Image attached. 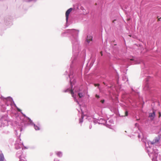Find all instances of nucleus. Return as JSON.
Here are the masks:
<instances>
[{"instance_id": "1", "label": "nucleus", "mask_w": 161, "mask_h": 161, "mask_svg": "<svg viewBox=\"0 0 161 161\" xmlns=\"http://www.w3.org/2000/svg\"><path fill=\"white\" fill-rule=\"evenodd\" d=\"M73 9V8H70L65 13V16H66V19L67 21L68 19L70 13L71 12Z\"/></svg>"}, {"instance_id": "2", "label": "nucleus", "mask_w": 161, "mask_h": 161, "mask_svg": "<svg viewBox=\"0 0 161 161\" xmlns=\"http://www.w3.org/2000/svg\"><path fill=\"white\" fill-rule=\"evenodd\" d=\"M68 91H69V93L71 94L72 97L74 98L75 101L76 102L78 103L77 100L75 98V96L74 95V92H73V90H69V89H67L65 91V92H67Z\"/></svg>"}, {"instance_id": "3", "label": "nucleus", "mask_w": 161, "mask_h": 161, "mask_svg": "<svg viewBox=\"0 0 161 161\" xmlns=\"http://www.w3.org/2000/svg\"><path fill=\"white\" fill-rule=\"evenodd\" d=\"M155 116V112L153 111L152 113H149V117L152 120H153Z\"/></svg>"}, {"instance_id": "4", "label": "nucleus", "mask_w": 161, "mask_h": 161, "mask_svg": "<svg viewBox=\"0 0 161 161\" xmlns=\"http://www.w3.org/2000/svg\"><path fill=\"white\" fill-rule=\"evenodd\" d=\"M92 41V37L91 36H87L86 40V42L88 43H90Z\"/></svg>"}, {"instance_id": "5", "label": "nucleus", "mask_w": 161, "mask_h": 161, "mask_svg": "<svg viewBox=\"0 0 161 161\" xmlns=\"http://www.w3.org/2000/svg\"><path fill=\"white\" fill-rule=\"evenodd\" d=\"M159 140V138L156 137L153 141L152 142H151V144H154L155 143H158Z\"/></svg>"}, {"instance_id": "6", "label": "nucleus", "mask_w": 161, "mask_h": 161, "mask_svg": "<svg viewBox=\"0 0 161 161\" xmlns=\"http://www.w3.org/2000/svg\"><path fill=\"white\" fill-rule=\"evenodd\" d=\"M4 155L3 153L0 154V161H4Z\"/></svg>"}, {"instance_id": "7", "label": "nucleus", "mask_w": 161, "mask_h": 161, "mask_svg": "<svg viewBox=\"0 0 161 161\" xmlns=\"http://www.w3.org/2000/svg\"><path fill=\"white\" fill-rule=\"evenodd\" d=\"M84 93L83 92H79L78 93V95L80 98H81L84 96Z\"/></svg>"}, {"instance_id": "8", "label": "nucleus", "mask_w": 161, "mask_h": 161, "mask_svg": "<svg viewBox=\"0 0 161 161\" xmlns=\"http://www.w3.org/2000/svg\"><path fill=\"white\" fill-rule=\"evenodd\" d=\"M56 154L59 157H61L62 156V153L60 152H57Z\"/></svg>"}, {"instance_id": "9", "label": "nucleus", "mask_w": 161, "mask_h": 161, "mask_svg": "<svg viewBox=\"0 0 161 161\" xmlns=\"http://www.w3.org/2000/svg\"><path fill=\"white\" fill-rule=\"evenodd\" d=\"M34 126L35 129L36 130H39V128L37 126L34 125Z\"/></svg>"}, {"instance_id": "10", "label": "nucleus", "mask_w": 161, "mask_h": 161, "mask_svg": "<svg viewBox=\"0 0 161 161\" xmlns=\"http://www.w3.org/2000/svg\"><path fill=\"white\" fill-rule=\"evenodd\" d=\"M94 85L95 86H99V84H94Z\"/></svg>"}, {"instance_id": "11", "label": "nucleus", "mask_w": 161, "mask_h": 161, "mask_svg": "<svg viewBox=\"0 0 161 161\" xmlns=\"http://www.w3.org/2000/svg\"><path fill=\"white\" fill-rule=\"evenodd\" d=\"M82 117V119H80L79 120V121H80V123H81L83 122V117Z\"/></svg>"}, {"instance_id": "12", "label": "nucleus", "mask_w": 161, "mask_h": 161, "mask_svg": "<svg viewBox=\"0 0 161 161\" xmlns=\"http://www.w3.org/2000/svg\"><path fill=\"white\" fill-rule=\"evenodd\" d=\"M125 115L124 116H127L128 115V112L126 111L125 113Z\"/></svg>"}, {"instance_id": "13", "label": "nucleus", "mask_w": 161, "mask_h": 161, "mask_svg": "<svg viewBox=\"0 0 161 161\" xmlns=\"http://www.w3.org/2000/svg\"><path fill=\"white\" fill-rule=\"evenodd\" d=\"M95 97H96L97 98H99V96L97 94H96V95H95Z\"/></svg>"}, {"instance_id": "14", "label": "nucleus", "mask_w": 161, "mask_h": 161, "mask_svg": "<svg viewBox=\"0 0 161 161\" xmlns=\"http://www.w3.org/2000/svg\"><path fill=\"white\" fill-rule=\"evenodd\" d=\"M158 114H159V116H158V117H159V118H160V116H161V113H160V112H159Z\"/></svg>"}, {"instance_id": "15", "label": "nucleus", "mask_w": 161, "mask_h": 161, "mask_svg": "<svg viewBox=\"0 0 161 161\" xmlns=\"http://www.w3.org/2000/svg\"><path fill=\"white\" fill-rule=\"evenodd\" d=\"M104 100H101V102L102 103H104Z\"/></svg>"}, {"instance_id": "16", "label": "nucleus", "mask_w": 161, "mask_h": 161, "mask_svg": "<svg viewBox=\"0 0 161 161\" xmlns=\"http://www.w3.org/2000/svg\"><path fill=\"white\" fill-rule=\"evenodd\" d=\"M100 53L101 54V55L102 56H103V53H102V51H101L100 52Z\"/></svg>"}, {"instance_id": "17", "label": "nucleus", "mask_w": 161, "mask_h": 161, "mask_svg": "<svg viewBox=\"0 0 161 161\" xmlns=\"http://www.w3.org/2000/svg\"><path fill=\"white\" fill-rule=\"evenodd\" d=\"M115 20H114L113 21V23H114V21H115Z\"/></svg>"}, {"instance_id": "18", "label": "nucleus", "mask_w": 161, "mask_h": 161, "mask_svg": "<svg viewBox=\"0 0 161 161\" xmlns=\"http://www.w3.org/2000/svg\"><path fill=\"white\" fill-rule=\"evenodd\" d=\"M18 111H19V112H20V111H21V110H20V109H18Z\"/></svg>"}, {"instance_id": "19", "label": "nucleus", "mask_w": 161, "mask_h": 161, "mask_svg": "<svg viewBox=\"0 0 161 161\" xmlns=\"http://www.w3.org/2000/svg\"><path fill=\"white\" fill-rule=\"evenodd\" d=\"M159 20H160L159 19H158V21H159Z\"/></svg>"}, {"instance_id": "20", "label": "nucleus", "mask_w": 161, "mask_h": 161, "mask_svg": "<svg viewBox=\"0 0 161 161\" xmlns=\"http://www.w3.org/2000/svg\"><path fill=\"white\" fill-rule=\"evenodd\" d=\"M130 60H133V59H131Z\"/></svg>"}]
</instances>
